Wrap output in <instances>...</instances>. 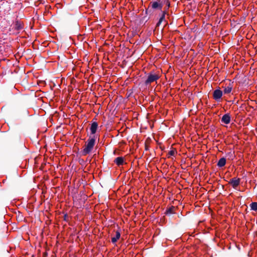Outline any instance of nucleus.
Returning <instances> with one entry per match:
<instances>
[{
  "label": "nucleus",
  "instance_id": "f257e3e1",
  "mask_svg": "<svg viewBox=\"0 0 257 257\" xmlns=\"http://www.w3.org/2000/svg\"><path fill=\"white\" fill-rule=\"evenodd\" d=\"M95 143V139L94 138L89 137L87 142V144L85 145L84 149L81 151L82 155L85 156L89 154L92 150Z\"/></svg>",
  "mask_w": 257,
  "mask_h": 257
},
{
  "label": "nucleus",
  "instance_id": "9d476101",
  "mask_svg": "<svg viewBox=\"0 0 257 257\" xmlns=\"http://www.w3.org/2000/svg\"><path fill=\"white\" fill-rule=\"evenodd\" d=\"M226 164V159L224 157L220 158L218 163L217 166L219 167H222L225 166Z\"/></svg>",
  "mask_w": 257,
  "mask_h": 257
},
{
  "label": "nucleus",
  "instance_id": "a211bd4d",
  "mask_svg": "<svg viewBox=\"0 0 257 257\" xmlns=\"http://www.w3.org/2000/svg\"><path fill=\"white\" fill-rule=\"evenodd\" d=\"M169 9H167V7L166 6V8H165V10L164 11H166L167 12V11Z\"/></svg>",
  "mask_w": 257,
  "mask_h": 257
},
{
  "label": "nucleus",
  "instance_id": "6e6552de",
  "mask_svg": "<svg viewBox=\"0 0 257 257\" xmlns=\"http://www.w3.org/2000/svg\"><path fill=\"white\" fill-rule=\"evenodd\" d=\"M98 127V123L97 122H93L91 123V126H90V131L91 134L93 135L95 134L96 132L97 129Z\"/></svg>",
  "mask_w": 257,
  "mask_h": 257
},
{
  "label": "nucleus",
  "instance_id": "423d86ee",
  "mask_svg": "<svg viewBox=\"0 0 257 257\" xmlns=\"http://www.w3.org/2000/svg\"><path fill=\"white\" fill-rule=\"evenodd\" d=\"M177 210L176 207L170 206L166 208L165 214L167 215H170L176 213Z\"/></svg>",
  "mask_w": 257,
  "mask_h": 257
},
{
  "label": "nucleus",
  "instance_id": "0eeeda50",
  "mask_svg": "<svg viewBox=\"0 0 257 257\" xmlns=\"http://www.w3.org/2000/svg\"><path fill=\"white\" fill-rule=\"evenodd\" d=\"M230 115L229 113H226L223 115L221 118L222 122L225 124H228L230 122Z\"/></svg>",
  "mask_w": 257,
  "mask_h": 257
},
{
  "label": "nucleus",
  "instance_id": "dca6fc26",
  "mask_svg": "<svg viewBox=\"0 0 257 257\" xmlns=\"http://www.w3.org/2000/svg\"><path fill=\"white\" fill-rule=\"evenodd\" d=\"M163 1V5H166L167 7V9H169L170 6V3L169 0H162Z\"/></svg>",
  "mask_w": 257,
  "mask_h": 257
},
{
  "label": "nucleus",
  "instance_id": "f3484780",
  "mask_svg": "<svg viewBox=\"0 0 257 257\" xmlns=\"http://www.w3.org/2000/svg\"><path fill=\"white\" fill-rule=\"evenodd\" d=\"M177 153V151L175 149H173L169 152L168 155L169 156H174L175 154Z\"/></svg>",
  "mask_w": 257,
  "mask_h": 257
},
{
  "label": "nucleus",
  "instance_id": "7ed1b4c3",
  "mask_svg": "<svg viewBox=\"0 0 257 257\" xmlns=\"http://www.w3.org/2000/svg\"><path fill=\"white\" fill-rule=\"evenodd\" d=\"M223 92L220 89L215 90L213 93V98L216 101H218L221 98Z\"/></svg>",
  "mask_w": 257,
  "mask_h": 257
},
{
  "label": "nucleus",
  "instance_id": "9b49d317",
  "mask_svg": "<svg viewBox=\"0 0 257 257\" xmlns=\"http://www.w3.org/2000/svg\"><path fill=\"white\" fill-rule=\"evenodd\" d=\"M162 14L161 17H160L159 22L157 24V26H159L161 23L165 20V15L166 14V11H162Z\"/></svg>",
  "mask_w": 257,
  "mask_h": 257
},
{
  "label": "nucleus",
  "instance_id": "39448f33",
  "mask_svg": "<svg viewBox=\"0 0 257 257\" xmlns=\"http://www.w3.org/2000/svg\"><path fill=\"white\" fill-rule=\"evenodd\" d=\"M163 7V1L160 2L157 1V2H154L152 3V8L153 9H159L161 11H162V9Z\"/></svg>",
  "mask_w": 257,
  "mask_h": 257
},
{
  "label": "nucleus",
  "instance_id": "2eb2a0df",
  "mask_svg": "<svg viewBox=\"0 0 257 257\" xmlns=\"http://www.w3.org/2000/svg\"><path fill=\"white\" fill-rule=\"evenodd\" d=\"M15 29L19 30L22 29V25L18 21H16L15 24Z\"/></svg>",
  "mask_w": 257,
  "mask_h": 257
},
{
  "label": "nucleus",
  "instance_id": "4468645a",
  "mask_svg": "<svg viewBox=\"0 0 257 257\" xmlns=\"http://www.w3.org/2000/svg\"><path fill=\"white\" fill-rule=\"evenodd\" d=\"M250 209L252 210L256 211H257V202H252L250 204Z\"/></svg>",
  "mask_w": 257,
  "mask_h": 257
},
{
  "label": "nucleus",
  "instance_id": "f03ea898",
  "mask_svg": "<svg viewBox=\"0 0 257 257\" xmlns=\"http://www.w3.org/2000/svg\"><path fill=\"white\" fill-rule=\"evenodd\" d=\"M159 78V76L156 74L149 73L147 79L145 81L146 85H148L151 83L156 81Z\"/></svg>",
  "mask_w": 257,
  "mask_h": 257
},
{
  "label": "nucleus",
  "instance_id": "1a4fd4ad",
  "mask_svg": "<svg viewBox=\"0 0 257 257\" xmlns=\"http://www.w3.org/2000/svg\"><path fill=\"white\" fill-rule=\"evenodd\" d=\"M114 162L116 163L117 166L122 165L124 162V159L122 157H117L114 160Z\"/></svg>",
  "mask_w": 257,
  "mask_h": 257
},
{
  "label": "nucleus",
  "instance_id": "f8f14e48",
  "mask_svg": "<svg viewBox=\"0 0 257 257\" xmlns=\"http://www.w3.org/2000/svg\"><path fill=\"white\" fill-rule=\"evenodd\" d=\"M232 89V86L230 83H229V85L224 88L223 90V92L224 94H228L231 92Z\"/></svg>",
  "mask_w": 257,
  "mask_h": 257
},
{
  "label": "nucleus",
  "instance_id": "ddd939ff",
  "mask_svg": "<svg viewBox=\"0 0 257 257\" xmlns=\"http://www.w3.org/2000/svg\"><path fill=\"white\" fill-rule=\"evenodd\" d=\"M120 233L119 232V231H116V234L114 237H112L111 238V241L113 243L116 242L117 240L120 238Z\"/></svg>",
  "mask_w": 257,
  "mask_h": 257
},
{
  "label": "nucleus",
  "instance_id": "20e7f679",
  "mask_svg": "<svg viewBox=\"0 0 257 257\" xmlns=\"http://www.w3.org/2000/svg\"><path fill=\"white\" fill-rule=\"evenodd\" d=\"M240 181V179L233 178L230 180L229 181V184L231 185L234 189H236V188L239 185Z\"/></svg>",
  "mask_w": 257,
  "mask_h": 257
}]
</instances>
